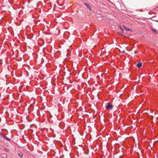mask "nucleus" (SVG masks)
I'll return each mask as SVG.
<instances>
[{
    "mask_svg": "<svg viewBox=\"0 0 158 158\" xmlns=\"http://www.w3.org/2000/svg\"><path fill=\"white\" fill-rule=\"evenodd\" d=\"M21 101V100H20V102ZM21 103V102H20V103Z\"/></svg>",
    "mask_w": 158,
    "mask_h": 158,
    "instance_id": "4be33fe9",
    "label": "nucleus"
},
{
    "mask_svg": "<svg viewBox=\"0 0 158 158\" xmlns=\"http://www.w3.org/2000/svg\"><path fill=\"white\" fill-rule=\"evenodd\" d=\"M9 149L7 148H5V151H6V152H9Z\"/></svg>",
    "mask_w": 158,
    "mask_h": 158,
    "instance_id": "39448f33",
    "label": "nucleus"
},
{
    "mask_svg": "<svg viewBox=\"0 0 158 158\" xmlns=\"http://www.w3.org/2000/svg\"><path fill=\"white\" fill-rule=\"evenodd\" d=\"M23 155L22 154H20V157H23Z\"/></svg>",
    "mask_w": 158,
    "mask_h": 158,
    "instance_id": "4468645a",
    "label": "nucleus"
},
{
    "mask_svg": "<svg viewBox=\"0 0 158 158\" xmlns=\"http://www.w3.org/2000/svg\"><path fill=\"white\" fill-rule=\"evenodd\" d=\"M22 57H20V61L22 60Z\"/></svg>",
    "mask_w": 158,
    "mask_h": 158,
    "instance_id": "f3484780",
    "label": "nucleus"
},
{
    "mask_svg": "<svg viewBox=\"0 0 158 158\" xmlns=\"http://www.w3.org/2000/svg\"><path fill=\"white\" fill-rule=\"evenodd\" d=\"M112 105L110 104V103H107V105L106 106V108L108 110L109 109L112 108Z\"/></svg>",
    "mask_w": 158,
    "mask_h": 158,
    "instance_id": "f257e3e1",
    "label": "nucleus"
},
{
    "mask_svg": "<svg viewBox=\"0 0 158 158\" xmlns=\"http://www.w3.org/2000/svg\"><path fill=\"white\" fill-rule=\"evenodd\" d=\"M15 52H17V53H18V56H19V50H17V49L16 50Z\"/></svg>",
    "mask_w": 158,
    "mask_h": 158,
    "instance_id": "0eeeda50",
    "label": "nucleus"
},
{
    "mask_svg": "<svg viewBox=\"0 0 158 158\" xmlns=\"http://www.w3.org/2000/svg\"><path fill=\"white\" fill-rule=\"evenodd\" d=\"M137 66L139 68H141L142 66V63H139L137 64Z\"/></svg>",
    "mask_w": 158,
    "mask_h": 158,
    "instance_id": "7ed1b4c3",
    "label": "nucleus"
},
{
    "mask_svg": "<svg viewBox=\"0 0 158 158\" xmlns=\"http://www.w3.org/2000/svg\"><path fill=\"white\" fill-rule=\"evenodd\" d=\"M19 129H20V127H19Z\"/></svg>",
    "mask_w": 158,
    "mask_h": 158,
    "instance_id": "412c9836",
    "label": "nucleus"
},
{
    "mask_svg": "<svg viewBox=\"0 0 158 158\" xmlns=\"http://www.w3.org/2000/svg\"><path fill=\"white\" fill-rule=\"evenodd\" d=\"M25 119L27 120L26 118H25Z\"/></svg>",
    "mask_w": 158,
    "mask_h": 158,
    "instance_id": "5701e85b",
    "label": "nucleus"
},
{
    "mask_svg": "<svg viewBox=\"0 0 158 158\" xmlns=\"http://www.w3.org/2000/svg\"><path fill=\"white\" fill-rule=\"evenodd\" d=\"M84 4L86 6L87 8L89 9V10H90V11L92 10V9L90 7V6L89 5L87 4V3H84Z\"/></svg>",
    "mask_w": 158,
    "mask_h": 158,
    "instance_id": "f03ea898",
    "label": "nucleus"
},
{
    "mask_svg": "<svg viewBox=\"0 0 158 158\" xmlns=\"http://www.w3.org/2000/svg\"><path fill=\"white\" fill-rule=\"evenodd\" d=\"M22 127V129H23L24 128V127H25V126H24V124H21V125L20 126V127ZM21 128H20V129H21Z\"/></svg>",
    "mask_w": 158,
    "mask_h": 158,
    "instance_id": "423d86ee",
    "label": "nucleus"
},
{
    "mask_svg": "<svg viewBox=\"0 0 158 158\" xmlns=\"http://www.w3.org/2000/svg\"><path fill=\"white\" fill-rule=\"evenodd\" d=\"M122 52L123 53H125V51L124 50H123L122 51Z\"/></svg>",
    "mask_w": 158,
    "mask_h": 158,
    "instance_id": "ddd939ff",
    "label": "nucleus"
},
{
    "mask_svg": "<svg viewBox=\"0 0 158 158\" xmlns=\"http://www.w3.org/2000/svg\"><path fill=\"white\" fill-rule=\"evenodd\" d=\"M25 106H26V105H25L24 106H23V107H25Z\"/></svg>",
    "mask_w": 158,
    "mask_h": 158,
    "instance_id": "dca6fc26",
    "label": "nucleus"
},
{
    "mask_svg": "<svg viewBox=\"0 0 158 158\" xmlns=\"http://www.w3.org/2000/svg\"><path fill=\"white\" fill-rule=\"evenodd\" d=\"M123 27H124V28L126 30H127V29H128V28H127L126 27H125V26H123Z\"/></svg>",
    "mask_w": 158,
    "mask_h": 158,
    "instance_id": "f8f14e48",
    "label": "nucleus"
},
{
    "mask_svg": "<svg viewBox=\"0 0 158 158\" xmlns=\"http://www.w3.org/2000/svg\"><path fill=\"white\" fill-rule=\"evenodd\" d=\"M19 89H20V86H19Z\"/></svg>",
    "mask_w": 158,
    "mask_h": 158,
    "instance_id": "6ab92c4d",
    "label": "nucleus"
},
{
    "mask_svg": "<svg viewBox=\"0 0 158 158\" xmlns=\"http://www.w3.org/2000/svg\"><path fill=\"white\" fill-rule=\"evenodd\" d=\"M120 29H121V31H122L123 32V33H124V32H123V31H124L123 30L121 27H120Z\"/></svg>",
    "mask_w": 158,
    "mask_h": 158,
    "instance_id": "9b49d317",
    "label": "nucleus"
},
{
    "mask_svg": "<svg viewBox=\"0 0 158 158\" xmlns=\"http://www.w3.org/2000/svg\"><path fill=\"white\" fill-rule=\"evenodd\" d=\"M4 138L7 141H10V138H8L7 137L5 136H4Z\"/></svg>",
    "mask_w": 158,
    "mask_h": 158,
    "instance_id": "20e7f679",
    "label": "nucleus"
},
{
    "mask_svg": "<svg viewBox=\"0 0 158 158\" xmlns=\"http://www.w3.org/2000/svg\"><path fill=\"white\" fill-rule=\"evenodd\" d=\"M18 155H19V156H20V152H19V153L18 152Z\"/></svg>",
    "mask_w": 158,
    "mask_h": 158,
    "instance_id": "2eb2a0df",
    "label": "nucleus"
},
{
    "mask_svg": "<svg viewBox=\"0 0 158 158\" xmlns=\"http://www.w3.org/2000/svg\"><path fill=\"white\" fill-rule=\"evenodd\" d=\"M127 30L128 31H131V32H132V30L130 28H128Z\"/></svg>",
    "mask_w": 158,
    "mask_h": 158,
    "instance_id": "9d476101",
    "label": "nucleus"
},
{
    "mask_svg": "<svg viewBox=\"0 0 158 158\" xmlns=\"http://www.w3.org/2000/svg\"><path fill=\"white\" fill-rule=\"evenodd\" d=\"M17 61L18 62H19V60H17Z\"/></svg>",
    "mask_w": 158,
    "mask_h": 158,
    "instance_id": "aec40b11",
    "label": "nucleus"
},
{
    "mask_svg": "<svg viewBox=\"0 0 158 158\" xmlns=\"http://www.w3.org/2000/svg\"><path fill=\"white\" fill-rule=\"evenodd\" d=\"M19 13H20V11H19V13H18L19 14Z\"/></svg>",
    "mask_w": 158,
    "mask_h": 158,
    "instance_id": "a211bd4d",
    "label": "nucleus"
},
{
    "mask_svg": "<svg viewBox=\"0 0 158 158\" xmlns=\"http://www.w3.org/2000/svg\"><path fill=\"white\" fill-rule=\"evenodd\" d=\"M152 31H153L154 32H155V33H156V30L155 29H152Z\"/></svg>",
    "mask_w": 158,
    "mask_h": 158,
    "instance_id": "1a4fd4ad",
    "label": "nucleus"
},
{
    "mask_svg": "<svg viewBox=\"0 0 158 158\" xmlns=\"http://www.w3.org/2000/svg\"><path fill=\"white\" fill-rule=\"evenodd\" d=\"M0 134L3 137L4 136H5V135H4L3 133H0Z\"/></svg>",
    "mask_w": 158,
    "mask_h": 158,
    "instance_id": "6e6552de",
    "label": "nucleus"
}]
</instances>
